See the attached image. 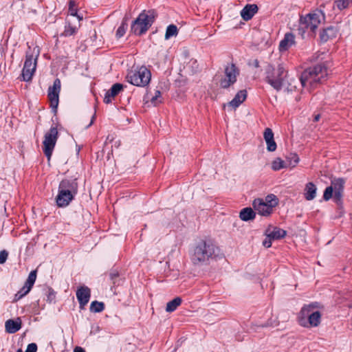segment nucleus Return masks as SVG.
<instances>
[{
    "mask_svg": "<svg viewBox=\"0 0 352 352\" xmlns=\"http://www.w3.org/2000/svg\"><path fill=\"white\" fill-rule=\"evenodd\" d=\"M327 76L328 69L324 63L307 68L298 78L289 75L284 64L280 63L268 66L266 78L267 82L278 92L279 99L285 104L294 106L301 101L305 88L311 91Z\"/></svg>",
    "mask_w": 352,
    "mask_h": 352,
    "instance_id": "nucleus-1",
    "label": "nucleus"
},
{
    "mask_svg": "<svg viewBox=\"0 0 352 352\" xmlns=\"http://www.w3.org/2000/svg\"><path fill=\"white\" fill-rule=\"evenodd\" d=\"M320 308L321 305L318 302L304 305L298 314L299 324L306 328L318 327L321 322L322 317Z\"/></svg>",
    "mask_w": 352,
    "mask_h": 352,
    "instance_id": "nucleus-2",
    "label": "nucleus"
},
{
    "mask_svg": "<svg viewBox=\"0 0 352 352\" xmlns=\"http://www.w3.org/2000/svg\"><path fill=\"white\" fill-rule=\"evenodd\" d=\"M219 249L210 240H203L195 246L191 255V261L195 265L202 264L213 256H216Z\"/></svg>",
    "mask_w": 352,
    "mask_h": 352,
    "instance_id": "nucleus-3",
    "label": "nucleus"
},
{
    "mask_svg": "<svg viewBox=\"0 0 352 352\" xmlns=\"http://www.w3.org/2000/svg\"><path fill=\"white\" fill-rule=\"evenodd\" d=\"M324 14L321 10H316L301 16L298 28L300 34L302 36H304V34L308 32L310 36H314L316 30L321 23L324 22Z\"/></svg>",
    "mask_w": 352,
    "mask_h": 352,
    "instance_id": "nucleus-4",
    "label": "nucleus"
},
{
    "mask_svg": "<svg viewBox=\"0 0 352 352\" xmlns=\"http://www.w3.org/2000/svg\"><path fill=\"white\" fill-rule=\"evenodd\" d=\"M279 204V199L274 194H268L264 198H256L252 202L254 211L262 217H270Z\"/></svg>",
    "mask_w": 352,
    "mask_h": 352,
    "instance_id": "nucleus-5",
    "label": "nucleus"
},
{
    "mask_svg": "<svg viewBox=\"0 0 352 352\" xmlns=\"http://www.w3.org/2000/svg\"><path fill=\"white\" fill-rule=\"evenodd\" d=\"M154 14L151 11L141 12L131 25V31L137 35L145 33L154 21Z\"/></svg>",
    "mask_w": 352,
    "mask_h": 352,
    "instance_id": "nucleus-6",
    "label": "nucleus"
},
{
    "mask_svg": "<svg viewBox=\"0 0 352 352\" xmlns=\"http://www.w3.org/2000/svg\"><path fill=\"white\" fill-rule=\"evenodd\" d=\"M40 54L38 47H34L27 53L26 59L22 70L23 80L30 81L36 71V61Z\"/></svg>",
    "mask_w": 352,
    "mask_h": 352,
    "instance_id": "nucleus-7",
    "label": "nucleus"
},
{
    "mask_svg": "<svg viewBox=\"0 0 352 352\" xmlns=\"http://www.w3.org/2000/svg\"><path fill=\"white\" fill-rule=\"evenodd\" d=\"M151 78V72L145 67H140L130 71L127 76V81L138 87H145L147 85Z\"/></svg>",
    "mask_w": 352,
    "mask_h": 352,
    "instance_id": "nucleus-8",
    "label": "nucleus"
},
{
    "mask_svg": "<svg viewBox=\"0 0 352 352\" xmlns=\"http://www.w3.org/2000/svg\"><path fill=\"white\" fill-rule=\"evenodd\" d=\"M58 131L56 127H51L50 129L44 135L43 149L48 160H50L51 158L52 151L58 139Z\"/></svg>",
    "mask_w": 352,
    "mask_h": 352,
    "instance_id": "nucleus-9",
    "label": "nucleus"
},
{
    "mask_svg": "<svg viewBox=\"0 0 352 352\" xmlns=\"http://www.w3.org/2000/svg\"><path fill=\"white\" fill-rule=\"evenodd\" d=\"M224 74V77L221 79L219 85L221 88L226 89L236 82L239 71L235 65L229 64L225 68Z\"/></svg>",
    "mask_w": 352,
    "mask_h": 352,
    "instance_id": "nucleus-10",
    "label": "nucleus"
},
{
    "mask_svg": "<svg viewBox=\"0 0 352 352\" xmlns=\"http://www.w3.org/2000/svg\"><path fill=\"white\" fill-rule=\"evenodd\" d=\"M60 91V81L59 79H56L54 81L53 85L49 87L48 89V98L50 106L52 109H56L58 105V96Z\"/></svg>",
    "mask_w": 352,
    "mask_h": 352,
    "instance_id": "nucleus-11",
    "label": "nucleus"
},
{
    "mask_svg": "<svg viewBox=\"0 0 352 352\" xmlns=\"http://www.w3.org/2000/svg\"><path fill=\"white\" fill-rule=\"evenodd\" d=\"M76 297L80 304V308L84 309L91 297V290L86 286H81L76 291Z\"/></svg>",
    "mask_w": 352,
    "mask_h": 352,
    "instance_id": "nucleus-12",
    "label": "nucleus"
},
{
    "mask_svg": "<svg viewBox=\"0 0 352 352\" xmlns=\"http://www.w3.org/2000/svg\"><path fill=\"white\" fill-rule=\"evenodd\" d=\"M145 104L156 107L162 102V97L159 90H149L145 96Z\"/></svg>",
    "mask_w": 352,
    "mask_h": 352,
    "instance_id": "nucleus-13",
    "label": "nucleus"
},
{
    "mask_svg": "<svg viewBox=\"0 0 352 352\" xmlns=\"http://www.w3.org/2000/svg\"><path fill=\"white\" fill-rule=\"evenodd\" d=\"M296 43V36L294 34L287 32L285 34L284 38L280 41L278 50L281 53L285 52L290 47L295 45Z\"/></svg>",
    "mask_w": 352,
    "mask_h": 352,
    "instance_id": "nucleus-14",
    "label": "nucleus"
},
{
    "mask_svg": "<svg viewBox=\"0 0 352 352\" xmlns=\"http://www.w3.org/2000/svg\"><path fill=\"white\" fill-rule=\"evenodd\" d=\"M74 194L66 192L65 190L58 189V193L56 197V202L58 207H65L69 204L74 199Z\"/></svg>",
    "mask_w": 352,
    "mask_h": 352,
    "instance_id": "nucleus-15",
    "label": "nucleus"
},
{
    "mask_svg": "<svg viewBox=\"0 0 352 352\" xmlns=\"http://www.w3.org/2000/svg\"><path fill=\"white\" fill-rule=\"evenodd\" d=\"M263 138L267 144V149L270 152L275 151L276 143L274 140V133L270 128H266L263 132Z\"/></svg>",
    "mask_w": 352,
    "mask_h": 352,
    "instance_id": "nucleus-16",
    "label": "nucleus"
},
{
    "mask_svg": "<svg viewBox=\"0 0 352 352\" xmlns=\"http://www.w3.org/2000/svg\"><path fill=\"white\" fill-rule=\"evenodd\" d=\"M58 189L76 195L78 190V183L76 179H63L59 184Z\"/></svg>",
    "mask_w": 352,
    "mask_h": 352,
    "instance_id": "nucleus-17",
    "label": "nucleus"
},
{
    "mask_svg": "<svg viewBox=\"0 0 352 352\" xmlns=\"http://www.w3.org/2000/svg\"><path fill=\"white\" fill-rule=\"evenodd\" d=\"M123 89V85L120 83L114 84L111 88L106 93L104 102L106 104L111 102L112 100Z\"/></svg>",
    "mask_w": 352,
    "mask_h": 352,
    "instance_id": "nucleus-18",
    "label": "nucleus"
},
{
    "mask_svg": "<svg viewBox=\"0 0 352 352\" xmlns=\"http://www.w3.org/2000/svg\"><path fill=\"white\" fill-rule=\"evenodd\" d=\"M258 12V7L256 4H248L241 11V16L245 21L250 20Z\"/></svg>",
    "mask_w": 352,
    "mask_h": 352,
    "instance_id": "nucleus-19",
    "label": "nucleus"
},
{
    "mask_svg": "<svg viewBox=\"0 0 352 352\" xmlns=\"http://www.w3.org/2000/svg\"><path fill=\"white\" fill-rule=\"evenodd\" d=\"M266 233L273 240L281 239L287 234V232L285 230L278 227H269L266 230Z\"/></svg>",
    "mask_w": 352,
    "mask_h": 352,
    "instance_id": "nucleus-20",
    "label": "nucleus"
},
{
    "mask_svg": "<svg viewBox=\"0 0 352 352\" xmlns=\"http://www.w3.org/2000/svg\"><path fill=\"white\" fill-rule=\"evenodd\" d=\"M21 320L19 318L15 320H8L5 324V328L8 333H14L19 331L21 327Z\"/></svg>",
    "mask_w": 352,
    "mask_h": 352,
    "instance_id": "nucleus-21",
    "label": "nucleus"
},
{
    "mask_svg": "<svg viewBox=\"0 0 352 352\" xmlns=\"http://www.w3.org/2000/svg\"><path fill=\"white\" fill-rule=\"evenodd\" d=\"M246 98V90H241L237 92L234 98L228 103V105L235 109L245 100Z\"/></svg>",
    "mask_w": 352,
    "mask_h": 352,
    "instance_id": "nucleus-22",
    "label": "nucleus"
},
{
    "mask_svg": "<svg viewBox=\"0 0 352 352\" xmlns=\"http://www.w3.org/2000/svg\"><path fill=\"white\" fill-rule=\"evenodd\" d=\"M317 188L312 182H309L306 184L304 189L305 198L307 201L314 199L316 196Z\"/></svg>",
    "mask_w": 352,
    "mask_h": 352,
    "instance_id": "nucleus-23",
    "label": "nucleus"
},
{
    "mask_svg": "<svg viewBox=\"0 0 352 352\" xmlns=\"http://www.w3.org/2000/svg\"><path fill=\"white\" fill-rule=\"evenodd\" d=\"M337 30L334 28L330 27L327 29H324L320 33V40L322 42H327L329 40L333 39L337 36Z\"/></svg>",
    "mask_w": 352,
    "mask_h": 352,
    "instance_id": "nucleus-24",
    "label": "nucleus"
},
{
    "mask_svg": "<svg viewBox=\"0 0 352 352\" xmlns=\"http://www.w3.org/2000/svg\"><path fill=\"white\" fill-rule=\"evenodd\" d=\"M78 19V25H72V24L69 23L67 26L65 27V31L63 32L62 35L64 36H69L74 35L77 30L80 27V21L82 20V16H77Z\"/></svg>",
    "mask_w": 352,
    "mask_h": 352,
    "instance_id": "nucleus-25",
    "label": "nucleus"
},
{
    "mask_svg": "<svg viewBox=\"0 0 352 352\" xmlns=\"http://www.w3.org/2000/svg\"><path fill=\"white\" fill-rule=\"evenodd\" d=\"M256 217V212L251 208H243L239 213V217L243 221L254 219Z\"/></svg>",
    "mask_w": 352,
    "mask_h": 352,
    "instance_id": "nucleus-26",
    "label": "nucleus"
},
{
    "mask_svg": "<svg viewBox=\"0 0 352 352\" xmlns=\"http://www.w3.org/2000/svg\"><path fill=\"white\" fill-rule=\"evenodd\" d=\"M181 303L182 298L180 297H176L167 303L166 311L167 312H172L175 311L181 305Z\"/></svg>",
    "mask_w": 352,
    "mask_h": 352,
    "instance_id": "nucleus-27",
    "label": "nucleus"
},
{
    "mask_svg": "<svg viewBox=\"0 0 352 352\" xmlns=\"http://www.w3.org/2000/svg\"><path fill=\"white\" fill-rule=\"evenodd\" d=\"M287 166L291 168H293L297 166L300 162V158L296 153H291L287 157Z\"/></svg>",
    "mask_w": 352,
    "mask_h": 352,
    "instance_id": "nucleus-28",
    "label": "nucleus"
},
{
    "mask_svg": "<svg viewBox=\"0 0 352 352\" xmlns=\"http://www.w3.org/2000/svg\"><path fill=\"white\" fill-rule=\"evenodd\" d=\"M285 168H287L285 162L280 157H276L272 162V168L274 171Z\"/></svg>",
    "mask_w": 352,
    "mask_h": 352,
    "instance_id": "nucleus-29",
    "label": "nucleus"
},
{
    "mask_svg": "<svg viewBox=\"0 0 352 352\" xmlns=\"http://www.w3.org/2000/svg\"><path fill=\"white\" fill-rule=\"evenodd\" d=\"M352 0H334V5L339 10H343L349 7Z\"/></svg>",
    "mask_w": 352,
    "mask_h": 352,
    "instance_id": "nucleus-30",
    "label": "nucleus"
},
{
    "mask_svg": "<svg viewBox=\"0 0 352 352\" xmlns=\"http://www.w3.org/2000/svg\"><path fill=\"white\" fill-rule=\"evenodd\" d=\"M178 34V30L176 25H170L167 27L166 34H165V39L168 40L171 36H175Z\"/></svg>",
    "mask_w": 352,
    "mask_h": 352,
    "instance_id": "nucleus-31",
    "label": "nucleus"
},
{
    "mask_svg": "<svg viewBox=\"0 0 352 352\" xmlns=\"http://www.w3.org/2000/svg\"><path fill=\"white\" fill-rule=\"evenodd\" d=\"M104 305L102 302L93 301L90 305V311L94 313H98L103 311Z\"/></svg>",
    "mask_w": 352,
    "mask_h": 352,
    "instance_id": "nucleus-32",
    "label": "nucleus"
},
{
    "mask_svg": "<svg viewBox=\"0 0 352 352\" xmlns=\"http://www.w3.org/2000/svg\"><path fill=\"white\" fill-rule=\"evenodd\" d=\"M342 184L343 182L342 179H338L334 182L332 183L331 186H333V192H335V195L337 197L340 196V193L342 189Z\"/></svg>",
    "mask_w": 352,
    "mask_h": 352,
    "instance_id": "nucleus-33",
    "label": "nucleus"
},
{
    "mask_svg": "<svg viewBox=\"0 0 352 352\" xmlns=\"http://www.w3.org/2000/svg\"><path fill=\"white\" fill-rule=\"evenodd\" d=\"M69 12L71 16H77L76 4L74 1L71 0L69 5Z\"/></svg>",
    "mask_w": 352,
    "mask_h": 352,
    "instance_id": "nucleus-34",
    "label": "nucleus"
},
{
    "mask_svg": "<svg viewBox=\"0 0 352 352\" xmlns=\"http://www.w3.org/2000/svg\"><path fill=\"white\" fill-rule=\"evenodd\" d=\"M127 28V25L126 23L122 22L121 25L118 28L116 31V36L118 38L122 37L126 32V30Z\"/></svg>",
    "mask_w": 352,
    "mask_h": 352,
    "instance_id": "nucleus-35",
    "label": "nucleus"
},
{
    "mask_svg": "<svg viewBox=\"0 0 352 352\" xmlns=\"http://www.w3.org/2000/svg\"><path fill=\"white\" fill-rule=\"evenodd\" d=\"M333 186L327 187L324 192V199L327 201L330 199L333 196Z\"/></svg>",
    "mask_w": 352,
    "mask_h": 352,
    "instance_id": "nucleus-36",
    "label": "nucleus"
},
{
    "mask_svg": "<svg viewBox=\"0 0 352 352\" xmlns=\"http://www.w3.org/2000/svg\"><path fill=\"white\" fill-rule=\"evenodd\" d=\"M36 270L32 271L28 276L27 282H28V283H30V285H34V283L36 280Z\"/></svg>",
    "mask_w": 352,
    "mask_h": 352,
    "instance_id": "nucleus-37",
    "label": "nucleus"
},
{
    "mask_svg": "<svg viewBox=\"0 0 352 352\" xmlns=\"http://www.w3.org/2000/svg\"><path fill=\"white\" fill-rule=\"evenodd\" d=\"M8 253L6 250L0 252V264L4 263L8 258Z\"/></svg>",
    "mask_w": 352,
    "mask_h": 352,
    "instance_id": "nucleus-38",
    "label": "nucleus"
},
{
    "mask_svg": "<svg viewBox=\"0 0 352 352\" xmlns=\"http://www.w3.org/2000/svg\"><path fill=\"white\" fill-rule=\"evenodd\" d=\"M272 240L273 239L271 237H270L268 236V234L266 233V237H265V240L263 241V245L265 248H269L272 246Z\"/></svg>",
    "mask_w": 352,
    "mask_h": 352,
    "instance_id": "nucleus-39",
    "label": "nucleus"
},
{
    "mask_svg": "<svg viewBox=\"0 0 352 352\" xmlns=\"http://www.w3.org/2000/svg\"><path fill=\"white\" fill-rule=\"evenodd\" d=\"M37 346L34 343L28 344L25 352H36Z\"/></svg>",
    "mask_w": 352,
    "mask_h": 352,
    "instance_id": "nucleus-40",
    "label": "nucleus"
},
{
    "mask_svg": "<svg viewBox=\"0 0 352 352\" xmlns=\"http://www.w3.org/2000/svg\"><path fill=\"white\" fill-rule=\"evenodd\" d=\"M25 291V287H23L15 295V300H18L21 299L25 294H23V293Z\"/></svg>",
    "mask_w": 352,
    "mask_h": 352,
    "instance_id": "nucleus-41",
    "label": "nucleus"
},
{
    "mask_svg": "<svg viewBox=\"0 0 352 352\" xmlns=\"http://www.w3.org/2000/svg\"><path fill=\"white\" fill-rule=\"evenodd\" d=\"M32 286L33 285H30V283H28V282L26 281L25 285L23 286V287H25V291H24L23 294H27L30 291Z\"/></svg>",
    "mask_w": 352,
    "mask_h": 352,
    "instance_id": "nucleus-42",
    "label": "nucleus"
},
{
    "mask_svg": "<svg viewBox=\"0 0 352 352\" xmlns=\"http://www.w3.org/2000/svg\"><path fill=\"white\" fill-rule=\"evenodd\" d=\"M74 352H85V351L80 346H76L74 349Z\"/></svg>",
    "mask_w": 352,
    "mask_h": 352,
    "instance_id": "nucleus-43",
    "label": "nucleus"
},
{
    "mask_svg": "<svg viewBox=\"0 0 352 352\" xmlns=\"http://www.w3.org/2000/svg\"><path fill=\"white\" fill-rule=\"evenodd\" d=\"M320 114H317L314 116V122H318L319 120H320Z\"/></svg>",
    "mask_w": 352,
    "mask_h": 352,
    "instance_id": "nucleus-44",
    "label": "nucleus"
},
{
    "mask_svg": "<svg viewBox=\"0 0 352 352\" xmlns=\"http://www.w3.org/2000/svg\"><path fill=\"white\" fill-rule=\"evenodd\" d=\"M276 320H274V322H270V323H267V324H266V326H274V323H276Z\"/></svg>",
    "mask_w": 352,
    "mask_h": 352,
    "instance_id": "nucleus-45",
    "label": "nucleus"
},
{
    "mask_svg": "<svg viewBox=\"0 0 352 352\" xmlns=\"http://www.w3.org/2000/svg\"><path fill=\"white\" fill-rule=\"evenodd\" d=\"M254 66H255L256 67H258V60H254Z\"/></svg>",
    "mask_w": 352,
    "mask_h": 352,
    "instance_id": "nucleus-46",
    "label": "nucleus"
},
{
    "mask_svg": "<svg viewBox=\"0 0 352 352\" xmlns=\"http://www.w3.org/2000/svg\"><path fill=\"white\" fill-rule=\"evenodd\" d=\"M94 118V117L93 116V117H92V119H91V122H90V123L89 124V125H88V126H90V125H91V124H93Z\"/></svg>",
    "mask_w": 352,
    "mask_h": 352,
    "instance_id": "nucleus-47",
    "label": "nucleus"
},
{
    "mask_svg": "<svg viewBox=\"0 0 352 352\" xmlns=\"http://www.w3.org/2000/svg\"><path fill=\"white\" fill-rule=\"evenodd\" d=\"M16 352H23L21 349H19Z\"/></svg>",
    "mask_w": 352,
    "mask_h": 352,
    "instance_id": "nucleus-48",
    "label": "nucleus"
}]
</instances>
